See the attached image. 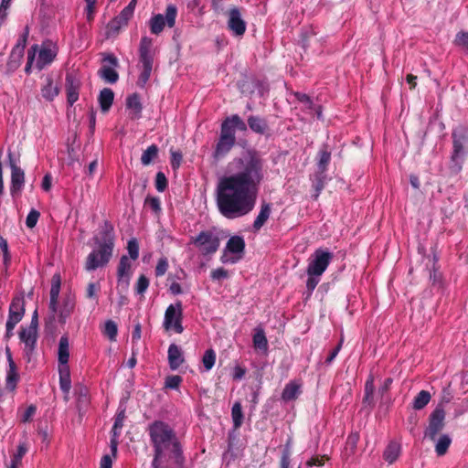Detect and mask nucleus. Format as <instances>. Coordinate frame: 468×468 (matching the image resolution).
Returning a JSON list of instances; mask_svg holds the SVG:
<instances>
[{
  "label": "nucleus",
  "instance_id": "nucleus-15",
  "mask_svg": "<svg viewBox=\"0 0 468 468\" xmlns=\"http://www.w3.org/2000/svg\"><path fill=\"white\" fill-rule=\"evenodd\" d=\"M131 275L130 260L126 255H122L117 268L118 288L121 287L123 292L127 291Z\"/></svg>",
  "mask_w": 468,
  "mask_h": 468
},
{
  "label": "nucleus",
  "instance_id": "nucleus-50",
  "mask_svg": "<svg viewBox=\"0 0 468 468\" xmlns=\"http://www.w3.org/2000/svg\"><path fill=\"white\" fill-rule=\"evenodd\" d=\"M202 362H203L204 367L207 370H210L214 367L215 362H216V353L214 352L213 349H207L205 352L203 358H202Z\"/></svg>",
  "mask_w": 468,
  "mask_h": 468
},
{
  "label": "nucleus",
  "instance_id": "nucleus-25",
  "mask_svg": "<svg viewBox=\"0 0 468 468\" xmlns=\"http://www.w3.org/2000/svg\"><path fill=\"white\" fill-rule=\"evenodd\" d=\"M236 138H226L220 137L217 143L214 156L216 158H221L225 156L235 145Z\"/></svg>",
  "mask_w": 468,
  "mask_h": 468
},
{
  "label": "nucleus",
  "instance_id": "nucleus-21",
  "mask_svg": "<svg viewBox=\"0 0 468 468\" xmlns=\"http://www.w3.org/2000/svg\"><path fill=\"white\" fill-rule=\"evenodd\" d=\"M74 393L77 398V410L81 415L87 410L90 404L89 389L85 385L78 383L75 385Z\"/></svg>",
  "mask_w": 468,
  "mask_h": 468
},
{
  "label": "nucleus",
  "instance_id": "nucleus-9",
  "mask_svg": "<svg viewBox=\"0 0 468 468\" xmlns=\"http://www.w3.org/2000/svg\"><path fill=\"white\" fill-rule=\"evenodd\" d=\"M103 63H109L110 66L102 65L99 69V76L104 80L107 83L114 84L119 80V74L114 69L119 66L118 58L112 53L103 54Z\"/></svg>",
  "mask_w": 468,
  "mask_h": 468
},
{
  "label": "nucleus",
  "instance_id": "nucleus-39",
  "mask_svg": "<svg viewBox=\"0 0 468 468\" xmlns=\"http://www.w3.org/2000/svg\"><path fill=\"white\" fill-rule=\"evenodd\" d=\"M374 378L372 376L368 378L365 384V394L363 398V403L370 407L374 406Z\"/></svg>",
  "mask_w": 468,
  "mask_h": 468
},
{
  "label": "nucleus",
  "instance_id": "nucleus-55",
  "mask_svg": "<svg viewBox=\"0 0 468 468\" xmlns=\"http://www.w3.org/2000/svg\"><path fill=\"white\" fill-rule=\"evenodd\" d=\"M127 250L132 260L135 261L138 259L139 244L135 238H132L131 239L128 240Z\"/></svg>",
  "mask_w": 468,
  "mask_h": 468
},
{
  "label": "nucleus",
  "instance_id": "nucleus-54",
  "mask_svg": "<svg viewBox=\"0 0 468 468\" xmlns=\"http://www.w3.org/2000/svg\"><path fill=\"white\" fill-rule=\"evenodd\" d=\"M144 206L148 207L152 209L155 214H159L161 212V201L157 197H150L148 196L145 198Z\"/></svg>",
  "mask_w": 468,
  "mask_h": 468
},
{
  "label": "nucleus",
  "instance_id": "nucleus-36",
  "mask_svg": "<svg viewBox=\"0 0 468 468\" xmlns=\"http://www.w3.org/2000/svg\"><path fill=\"white\" fill-rule=\"evenodd\" d=\"M318 154L319 160L317 162V172L326 173L328 165L331 161V153L327 150V146L324 145V147L320 149Z\"/></svg>",
  "mask_w": 468,
  "mask_h": 468
},
{
  "label": "nucleus",
  "instance_id": "nucleus-26",
  "mask_svg": "<svg viewBox=\"0 0 468 468\" xmlns=\"http://www.w3.org/2000/svg\"><path fill=\"white\" fill-rule=\"evenodd\" d=\"M271 213V206L270 203H262L261 206L260 213L253 222V230L259 231L269 219Z\"/></svg>",
  "mask_w": 468,
  "mask_h": 468
},
{
  "label": "nucleus",
  "instance_id": "nucleus-52",
  "mask_svg": "<svg viewBox=\"0 0 468 468\" xmlns=\"http://www.w3.org/2000/svg\"><path fill=\"white\" fill-rule=\"evenodd\" d=\"M27 452V447L26 443H19L17 446L16 452L13 454L11 463H15L16 465H20L22 462V458L25 456V454Z\"/></svg>",
  "mask_w": 468,
  "mask_h": 468
},
{
  "label": "nucleus",
  "instance_id": "nucleus-19",
  "mask_svg": "<svg viewBox=\"0 0 468 468\" xmlns=\"http://www.w3.org/2000/svg\"><path fill=\"white\" fill-rule=\"evenodd\" d=\"M59 91L60 88L57 83H55L53 74H48L44 78V83L40 89L42 98L47 101H53L59 94Z\"/></svg>",
  "mask_w": 468,
  "mask_h": 468
},
{
  "label": "nucleus",
  "instance_id": "nucleus-38",
  "mask_svg": "<svg viewBox=\"0 0 468 468\" xmlns=\"http://www.w3.org/2000/svg\"><path fill=\"white\" fill-rule=\"evenodd\" d=\"M59 388L61 391L64 393V400L68 402L69 400V391L71 388V379L70 374H68L66 370H62L61 375H59Z\"/></svg>",
  "mask_w": 468,
  "mask_h": 468
},
{
  "label": "nucleus",
  "instance_id": "nucleus-8",
  "mask_svg": "<svg viewBox=\"0 0 468 468\" xmlns=\"http://www.w3.org/2000/svg\"><path fill=\"white\" fill-rule=\"evenodd\" d=\"M164 326L166 330L174 327L175 331L181 334L184 330L182 325V303L177 302L175 305L170 304L165 313Z\"/></svg>",
  "mask_w": 468,
  "mask_h": 468
},
{
  "label": "nucleus",
  "instance_id": "nucleus-34",
  "mask_svg": "<svg viewBox=\"0 0 468 468\" xmlns=\"http://www.w3.org/2000/svg\"><path fill=\"white\" fill-rule=\"evenodd\" d=\"M244 239L240 236L235 235L229 238L226 244V250L231 253H242L245 250Z\"/></svg>",
  "mask_w": 468,
  "mask_h": 468
},
{
  "label": "nucleus",
  "instance_id": "nucleus-23",
  "mask_svg": "<svg viewBox=\"0 0 468 468\" xmlns=\"http://www.w3.org/2000/svg\"><path fill=\"white\" fill-rule=\"evenodd\" d=\"M359 439L360 435L357 431H352L348 434L342 452L344 459L348 460L356 453Z\"/></svg>",
  "mask_w": 468,
  "mask_h": 468
},
{
  "label": "nucleus",
  "instance_id": "nucleus-46",
  "mask_svg": "<svg viewBox=\"0 0 468 468\" xmlns=\"http://www.w3.org/2000/svg\"><path fill=\"white\" fill-rule=\"evenodd\" d=\"M60 284H61V281H60L59 274H55L52 277L51 288H50V292H49L50 299H52V302L58 300V295H59V292H60Z\"/></svg>",
  "mask_w": 468,
  "mask_h": 468
},
{
  "label": "nucleus",
  "instance_id": "nucleus-4",
  "mask_svg": "<svg viewBox=\"0 0 468 468\" xmlns=\"http://www.w3.org/2000/svg\"><path fill=\"white\" fill-rule=\"evenodd\" d=\"M333 258L334 254L327 250L317 249L313 255V259L308 263L307 275L321 276L327 269Z\"/></svg>",
  "mask_w": 468,
  "mask_h": 468
},
{
  "label": "nucleus",
  "instance_id": "nucleus-1",
  "mask_svg": "<svg viewBox=\"0 0 468 468\" xmlns=\"http://www.w3.org/2000/svg\"><path fill=\"white\" fill-rule=\"evenodd\" d=\"M239 170L222 176L216 187V205L221 216L235 219L255 207L260 185L264 179V162L256 152L238 160Z\"/></svg>",
  "mask_w": 468,
  "mask_h": 468
},
{
  "label": "nucleus",
  "instance_id": "nucleus-5",
  "mask_svg": "<svg viewBox=\"0 0 468 468\" xmlns=\"http://www.w3.org/2000/svg\"><path fill=\"white\" fill-rule=\"evenodd\" d=\"M176 6L174 5H167L165 16L161 14H158L150 19L149 25L151 33L154 35L160 34L164 30L165 25H167L169 27H173L176 24Z\"/></svg>",
  "mask_w": 468,
  "mask_h": 468
},
{
  "label": "nucleus",
  "instance_id": "nucleus-40",
  "mask_svg": "<svg viewBox=\"0 0 468 468\" xmlns=\"http://www.w3.org/2000/svg\"><path fill=\"white\" fill-rule=\"evenodd\" d=\"M127 25L122 21L119 20L117 17H113L106 27V36L107 37H113L119 35L121 29Z\"/></svg>",
  "mask_w": 468,
  "mask_h": 468
},
{
  "label": "nucleus",
  "instance_id": "nucleus-47",
  "mask_svg": "<svg viewBox=\"0 0 468 468\" xmlns=\"http://www.w3.org/2000/svg\"><path fill=\"white\" fill-rule=\"evenodd\" d=\"M103 334L108 336L111 341H115L118 334V327L115 322L108 320L105 323Z\"/></svg>",
  "mask_w": 468,
  "mask_h": 468
},
{
  "label": "nucleus",
  "instance_id": "nucleus-42",
  "mask_svg": "<svg viewBox=\"0 0 468 468\" xmlns=\"http://www.w3.org/2000/svg\"><path fill=\"white\" fill-rule=\"evenodd\" d=\"M431 400V394L427 390L420 391L417 396L414 398L412 402V407L414 410H421L423 409Z\"/></svg>",
  "mask_w": 468,
  "mask_h": 468
},
{
  "label": "nucleus",
  "instance_id": "nucleus-48",
  "mask_svg": "<svg viewBox=\"0 0 468 468\" xmlns=\"http://www.w3.org/2000/svg\"><path fill=\"white\" fill-rule=\"evenodd\" d=\"M149 279L144 275L141 274L136 282L134 291L137 294L144 295L149 287Z\"/></svg>",
  "mask_w": 468,
  "mask_h": 468
},
{
  "label": "nucleus",
  "instance_id": "nucleus-22",
  "mask_svg": "<svg viewBox=\"0 0 468 468\" xmlns=\"http://www.w3.org/2000/svg\"><path fill=\"white\" fill-rule=\"evenodd\" d=\"M168 364L172 370H176L185 362L183 352L181 348L176 345L171 344L167 351Z\"/></svg>",
  "mask_w": 468,
  "mask_h": 468
},
{
  "label": "nucleus",
  "instance_id": "nucleus-35",
  "mask_svg": "<svg viewBox=\"0 0 468 468\" xmlns=\"http://www.w3.org/2000/svg\"><path fill=\"white\" fill-rule=\"evenodd\" d=\"M231 418L233 421V428L235 431H238L241 427L244 420L242 406L239 401H236L233 404L231 408Z\"/></svg>",
  "mask_w": 468,
  "mask_h": 468
},
{
  "label": "nucleus",
  "instance_id": "nucleus-53",
  "mask_svg": "<svg viewBox=\"0 0 468 468\" xmlns=\"http://www.w3.org/2000/svg\"><path fill=\"white\" fill-rule=\"evenodd\" d=\"M38 50V45L35 44L33 45L28 50H27V62L25 67V72L29 75L31 73L32 65L34 63L37 52Z\"/></svg>",
  "mask_w": 468,
  "mask_h": 468
},
{
  "label": "nucleus",
  "instance_id": "nucleus-32",
  "mask_svg": "<svg viewBox=\"0 0 468 468\" xmlns=\"http://www.w3.org/2000/svg\"><path fill=\"white\" fill-rule=\"evenodd\" d=\"M400 444L396 441H391L386 447L383 452V458L389 464L395 463L400 454Z\"/></svg>",
  "mask_w": 468,
  "mask_h": 468
},
{
  "label": "nucleus",
  "instance_id": "nucleus-59",
  "mask_svg": "<svg viewBox=\"0 0 468 468\" xmlns=\"http://www.w3.org/2000/svg\"><path fill=\"white\" fill-rule=\"evenodd\" d=\"M39 217H40V213L37 209L32 208L27 216L26 226L28 229L35 228L38 221Z\"/></svg>",
  "mask_w": 468,
  "mask_h": 468
},
{
  "label": "nucleus",
  "instance_id": "nucleus-18",
  "mask_svg": "<svg viewBox=\"0 0 468 468\" xmlns=\"http://www.w3.org/2000/svg\"><path fill=\"white\" fill-rule=\"evenodd\" d=\"M249 128L255 133L269 137L271 128L264 117L260 115H250L247 119Z\"/></svg>",
  "mask_w": 468,
  "mask_h": 468
},
{
  "label": "nucleus",
  "instance_id": "nucleus-56",
  "mask_svg": "<svg viewBox=\"0 0 468 468\" xmlns=\"http://www.w3.org/2000/svg\"><path fill=\"white\" fill-rule=\"evenodd\" d=\"M101 291V285L99 282H90L86 288V297L98 301V293Z\"/></svg>",
  "mask_w": 468,
  "mask_h": 468
},
{
  "label": "nucleus",
  "instance_id": "nucleus-30",
  "mask_svg": "<svg viewBox=\"0 0 468 468\" xmlns=\"http://www.w3.org/2000/svg\"><path fill=\"white\" fill-rule=\"evenodd\" d=\"M114 99V93L112 89L104 88L99 94V104L102 112H107L111 109Z\"/></svg>",
  "mask_w": 468,
  "mask_h": 468
},
{
  "label": "nucleus",
  "instance_id": "nucleus-16",
  "mask_svg": "<svg viewBox=\"0 0 468 468\" xmlns=\"http://www.w3.org/2000/svg\"><path fill=\"white\" fill-rule=\"evenodd\" d=\"M69 358V338L63 335L59 339L58 360V375H61L62 370H66L68 374H70L69 367L68 365Z\"/></svg>",
  "mask_w": 468,
  "mask_h": 468
},
{
  "label": "nucleus",
  "instance_id": "nucleus-58",
  "mask_svg": "<svg viewBox=\"0 0 468 468\" xmlns=\"http://www.w3.org/2000/svg\"><path fill=\"white\" fill-rule=\"evenodd\" d=\"M37 412V406L34 404L29 405L24 410L20 415V420L24 423L30 422Z\"/></svg>",
  "mask_w": 468,
  "mask_h": 468
},
{
  "label": "nucleus",
  "instance_id": "nucleus-43",
  "mask_svg": "<svg viewBox=\"0 0 468 468\" xmlns=\"http://www.w3.org/2000/svg\"><path fill=\"white\" fill-rule=\"evenodd\" d=\"M451 443L452 440L449 435L443 434L440 436L435 445V452L437 455L443 456L447 452Z\"/></svg>",
  "mask_w": 468,
  "mask_h": 468
},
{
  "label": "nucleus",
  "instance_id": "nucleus-57",
  "mask_svg": "<svg viewBox=\"0 0 468 468\" xmlns=\"http://www.w3.org/2000/svg\"><path fill=\"white\" fill-rule=\"evenodd\" d=\"M229 121L232 123L235 131L236 130H239L240 132L247 131V129L249 127L248 123L246 124V122L238 114H233V115L229 116Z\"/></svg>",
  "mask_w": 468,
  "mask_h": 468
},
{
  "label": "nucleus",
  "instance_id": "nucleus-7",
  "mask_svg": "<svg viewBox=\"0 0 468 468\" xmlns=\"http://www.w3.org/2000/svg\"><path fill=\"white\" fill-rule=\"evenodd\" d=\"M203 255L214 254L219 247L220 241L218 236L211 231H201L193 240Z\"/></svg>",
  "mask_w": 468,
  "mask_h": 468
},
{
  "label": "nucleus",
  "instance_id": "nucleus-31",
  "mask_svg": "<svg viewBox=\"0 0 468 468\" xmlns=\"http://www.w3.org/2000/svg\"><path fill=\"white\" fill-rule=\"evenodd\" d=\"M126 106L128 109L132 110L133 119H138L141 117L143 106L138 93H133L127 97Z\"/></svg>",
  "mask_w": 468,
  "mask_h": 468
},
{
  "label": "nucleus",
  "instance_id": "nucleus-44",
  "mask_svg": "<svg viewBox=\"0 0 468 468\" xmlns=\"http://www.w3.org/2000/svg\"><path fill=\"white\" fill-rule=\"evenodd\" d=\"M326 180V173H321L317 171L315 172L313 180V187L314 188L316 193L315 197H317L322 192V190L324 188Z\"/></svg>",
  "mask_w": 468,
  "mask_h": 468
},
{
  "label": "nucleus",
  "instance_id": "nucleus-41",
  "mask_svg": "<svg viewBox=\"0 0 468 468\" xmlns=\"http://www.w3.org/2000/svg\"><path fill=\"white\" fill-rule=\"evenodd\" d=\"M158 146L151 144L142 154L141 162L144 165H149L158 156Z\"/></svg>",
  "mask_w": 468,
  "mask_h": 468
},
{
  "label": "nucleus",
  "instance_id": "nucleus-45",
  "mask_svg": "<svg viewBox=\"0 0 468 468\" xmlns=\"http://www.w3.org/2000/svg\"><path fill=\"white\" fill-rule=\"evenodd\" d=\"M219 136L226 138H236L235 130L229 117H227L221 123Z\"/></svg>",
  "mask_w": 468,
  "mask_h": 468
},
{
  "label": "nucleus",
  "instance_id": "nucleus-33",
  "mask_svg": "<svg viewBox=\"0 0 468 468\" xmlns=\"http://www.w3.org/2000/svg\"><path fill=\"white\" fill-rule=\"evenodd\" d=\"M75 308V297L67 295L63 299V304L59 313V322L64 324Z\"/></svg>",
  "mask_w": 468,
  "mask_h": 468
},
{
  "label": "nucleus",
  "instance_id": "nucleus-28",
  "mask_svg": "<svg viewBox=\"0 0 468 468\" xmlns=\"http://www.w3.org/2000/svg\"><path fill=\"white\" fill-rule=\"evenodd\" d=\"M37 337V331L31 328H22L19 333L20 340L25 343L27 352H32L35 348Z\"/></svg>",
  "mask_w": 468,
  "mask_h": 468
},
{
  "label": "nucleus",
  "instance_id": "nucleus-60",
  "mask_svg": "<svg viewBox=\"0 0 468 468\" xmlns=\"http://www.w3.org/2000/svg\"><path fill=\"white\" fill-rule=\"evenodd\" d=\"M454 44L468 52V32L461 31L456 34Z\"/></svg>",
  "mask_w": 468,
  "mask_h": 468
},
{
  "label": "nucleus",
  "instance_id": "nucleus-3",
  "mask_svg": "<svg viewBox=\"0 0 468 468\" xmlns=\"http://www.w3.org/2000/svg\"><path fill=\"white\" fill-rule=\"evenodd\" d=\"M139 63L142 70L137 80V86L143 89L150 79L154 64L153 40L148 37H143L140 40Z\"/></svg>",
  "mask_w": 468,
  "mask_h": 468
},
{
  "label": "nucleus",
  "instance_id": "nucleus-62",
  "mask_svg": "<svg viewBox=\"0 0 468 468\" xmlns=\"http://www.w3.org/2000/svg\"><path fill=\"white\" fill-rule=\"evenodd\" d=\"M294 97L297 99L298 101L304 104V106L307 110L313 109L314 103L313 102V101L309 95L297 91V92H294Z\"/></svg>",
  "mask_w": 468,
  "mask_h": 468
},
{
  "label": "nucleus",
  "instance_id": "nucleus-20",
  "mask_svg": "<svg viewBox=\"0 0 468 468\" xmlns=\"http://www.w3.org/2000/svg\"><path fill=\"white\" fill-rule=\"evenodd\" d=\"M303 384L301 380H291L285 386L282 392L281 399L284 402L296 400L302 394Z\"/></svg>",
  "mask_w": 468,
  "mask_h": 468
},
{
  "label": "nucleus",
  "instance_id": "nucleus-10",
  "mask_svg": "<svg viewBox=\"0 0 468 468\" xmlns=\"http://www.w3.org/2000/svg\"><path fill=\"white\" fill-rule=\"evenodd\" d=\"M58 50L57 45L52 41H44L37 52L38 53V58L36 62V68L38 70H42L46 66L50 65L56 58Z\"/></svg>",
  "mask_w": 468,
  "mask_h": 468
},
{
  "label": "nucleus",
  "instance_id": "nucleus-51",
  "mask_svg": "<svg viewBox=\"0 0 468 468\" xmlns=\"http://www.w3.org/2000/svg\"><path fill=\"white\" fill-rule=\"evenodd\" d=\"M291 464V451H290V440L287 441L285 445V449L282 451L279 468H290Z\"/></svg>",
  "mask_w": 468,
  "mask_h": 468
},
{
  "label": "nucleus",
  "instance_id": "nucleus-2",
  "mask_svg": "<svg viewBox=\"0 0 468 468\" xmlns=\"http://www.w3.org/2000/svg\"><path fill=\"white\" fill-rule=\"evenodd\" d=\"M150 441L154 448L153 468L171 467L170 463L184 464L182 445L175 430L166 422L154 420L148 426Z\"/></svg>",
  "mask_w": 468,
  "mask_h": 468
},
{
  "label": "nucleus",
  "instance_id": "nucleus-37",
  "mask_svg": "<svg viewBox=\"0 0 468 468\" xmlns=\"http://www.w3.org/2000/svg\"><path fill=\"white\" fill-rule=\"evenodd\" d=\"M19 379L17 373V367H8L5 376V388L10 392L14 391L16 388Z\"/></svg>",
  "mask_w": 468,
  "mask_h": 468
},
{
  "label": "nucleus",
  "instance_id": "nucleus-29",
  "mask_svg": "<svg viewBox=\"0 0 468 468\" xmlns=\"http://www.w3.org/2000/svg\"><path fill=\"white\" fill-rule=\"evenodd\" d=\"M252 342L255 349L267 353L269 344L265 335V332L261 327H257L254 329Z\"/></svg>",
  "mask_w": 468,
  "mask_h": 468
},
{
  "label": "nucleus",
  "instance_id": "nucleus-63",
  "mask_svg": "<svg viewBox=\"0 0 468 468\" xmlns=\"http://www.w3.org/2000/svg\"><path fill=\"white\" fill-rule=\"evenodd\" d=\"M182 382V378L177 375L168 376L165 378V386L167 388L176 389L179 387Z\"/></svg>",
  "mask_w": 468,
  "mask_h": 468
},
{
  "label": "nucleus",
  "instance_id": "nucleus-27",
  "mask_svg": "<svg viewBox=\"0 0 468 468\" xmlns=\"http://www.w3.org/2000/svg\"><path fill=\"white\" fill-rule=\"evenodd\" d=\"M98 244H108L114 246L113 227L109 221H104L100 230V238L96 239Z\"/></svg>",
  "mask_w": 468,
  "mask_h": 468
},
{
  "label": "nucleus",
  "instance_id": "nucleus-13",
  "mask_svg": "<svg viewBox=\"0 0 468 468\" xmlns=\"http://www.w3.org/2000/svg\"><path fill=\"white\" fill-rule=\"evenodd\" d=\"M81 81L74 70L68 71L65 78V88L67 93V102L72 106L78 100Z\"/></svg>",
  "mask_w": 468,
  "mask_h": 468
},
{
  "label": "nucleus",
  "instance_id": "nucleus-14",
  "mask_svg": "<svg viewBox=\"0 0 468 468\" xmlns=\"http://www.w3.org/2000/svg\"><path fill=\"white\" fill-rule=\"evenodd\" d=\"M8 158L9 165L11 168L10 192L11 195L14 196L15 194L19 193L22 190L25 182V173L23 169L16 165L11 153L8 154Z\"/></svg>",
  "mask_w": 468,
  "mask_h": 468
},
{
  "label": "nucleus",
  "instance_id": "nucleus-6",
  "mask_svg": "<svg viewBox=\"0 0 468 468\" xmlns=\"http://www.w3.org/2000/svg\"><path fill=\"white\" fill-rule=\"evenodd\" d=\"M99 249L92 250L87 257L86 270L94 271L100 266L107 264L112 258L113 246L98 244Z\"/></svg>",
  "mask_w": 468,
  "mask_h": 468
},
{
  "label": "nucleus",
  "instance_id": "nucleus-24",
  "mask_svg": "<svg viewBox=\"0 0 468 468\" xmlns=\"http://www.w3.org/2000/svg\"><path fill=\"white\" fill-rule=\"evenodd\" d=\"M453 152L452 159L455 161L461 154L463 152L464 144L467 141V137L463 131H453L452 133Z\"/></svg>",
  "mask_w": 468,
  "mask_h": 468
},
{
  "label": "nucleus",
  "instance_id": "nucleus-12",
  "mask_svg": "<svg viewBox=\"0 0 468 468\" xmlns=\"http://www.w3.org/2000/svg\"><path fill=\"white\" fill-rule=\"evenodd\" d=\"M228 28L236 37H241L245 34L247 24L242 18L241 11L238 6H232L227 12Z\"/></svg>",
  "mask_w": 468,
  "mask_h": 468
},
{
  "label": "nucleus",
  "instance_id": "nucleus-61",
  "mask_svg": "<svg viewBox=\"0 0 468 468\" xmlns=\"http://www.w3.org/2000/svg\"><path fill=\"white\" fill-rule=\"evenodd\" d=\"M168 186L165 175L163 172H158L155 176V188L158 192H164Z\"/></svg>",
  "mask_w": 468,
  "mask_h": 468
},
{
  "label": "nucleus",
  "instance_id": "nucleus-11",
  "mask_svg": "<svg viewBox=\"0 0 468 468\" xmlns=\"http://www.w3.org/2000/svg\"><path fill=\"white\" fill-rule=\"evenodd\" d=\"M445 411L442 407L438 406L430 415L429 426L425 431V437L435 441L438 433L444 427Z\"/></svg>",
  "mask_w": 468,
  "mask_h": 468
},
{
  "label": "nucleus",
  "instance_id": "nucleus-17",
  "mask_svg": "<svg viewBox=\"0 0 468 468\" xmlns=\"http://www.w3.org/2000/svg\"><path fill=\"white\" fill-rule=\"evenodd\" d=\"M25 314V301L23 297H14L9 305L8 319L6 322L17 324Z\"/></svg>",
  "mask_w": 468,
  "mask_h": 468
},
{
  "label": "nucleus",
  "instance_id": "nucleus-49",
  "mask_svg": "<svg viewBox=\"0 0 468 468\" xmlns=\"http://www.w3.org/2000/svg\"><path fill=\"white\" fill-rule=\"evenodd\" d=\"M125 419V410L119 411L115 417V420L112 429V432L114 433V437L120 435V431L123 427V420Z\"/></svg>",
  "mask_w": 468,
  "mask_h": 468
},
{
  "label": "nucleus",
  "instance_id": "nucleus-64",
  "mask_svg": "<svg viewBox=\"0 0 468 468\" xmlns=\"http://www.w3.org/2000/svg\"><path fill=\"white\" fill-rule=\"evenodd\" d=\"M171 166L174 170L179 168L183 161V154L180 151L171 150Z\"/></svg>",
  "mask_w": 468,
  "mask_h": 468
}]
</instances>
